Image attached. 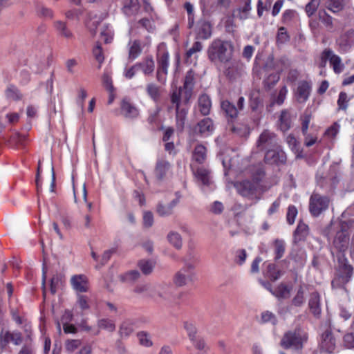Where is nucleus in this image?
Masks as SVG:
<instances>
[{
	"label": "nucleus",
	"instance_id": "nucleus-1",
	"mask_svg": "<svg viewBox=\"0 0 354 354\" xmlns=\"http://www.w3.org/2000/svg\"><path fill=\"white\" fill-rule=\"evenodd\" d=\"M265 171L263 167L256 169L252 174V180H248L236 183L235 187L243 196L250 199H259L264 191Z\"/></svg>",
	"mask_w": 354,
	"mask_h": 354
},
{
	"label": "nucleus",
	"instance_id": "nucleus-2",
	"mask_svg": "<svg viewBox=\"0 0 354 354\" xmlns=\"http://www.w3.org/2000/svg\"><path fill=\"white\" fill-rule=\"evenodd\" d=\"M233 52L234 46L231 41L216 39L208 47L207 56L214 64H227L232 59Z\"/></svg>",
	"mask_w": 354,
	"mask_h": 354
},
{
	"label": "nucleus",
	"instance_id": "nucleus-3",
	"mask_svg": "<svg viewBox=\"0 0 354 354\" xmlns=\"http://www.w3.org/2000/svg\"><path fill=\"white\" fill-rule=\"evenodd\" d=\"M306 334L301 330L288 331L281 341V345L284 348H290L294 351H299L303 347V343L306 340Z\"/></svg>",
	"mask_w": 354,
	"mask_h": 354
},
{
	"label": "nucleus",
	"instance_id": "nucleus-4",
	"mask_svg": "<svg viewBox=\"0 0 354 354\" xmlns=\"http://www.w3.org/2000/svg\"><path fill=\"white\" fill-rule=\"evenodd\" d=\"M184 266L178 271L174 278V283L178 286H183L192 282L195 278V266L190 259L185 257L183 259Z\"/></svg>",
	"mask_w": 354,
	"mask_h": 354
},
{
	"label": "nucleus",
	"instance_id": "nucleus-5",
	"mask_svg": "<svg viewBox=\"0 0 354 354\" xmlns=\"http://www.w3.org/2000/svg\"><path fill=\"white\" fill-rule=\"evenodd\" d=\"M349 245V236L346 230L342 226L336 232L333 239L331 252L333 254L337 253L339 254L338 257L340 259L344 257V252L347 250Z\"/></svg>",
	"mask_w": 354,
	"mask_h": 354
},
{
	"label": "nucleus",
	"instance_id": "nucleus-6",
	"mask_svg": "<svg viewBox=\"0 0 354 354\" xmlns=\"http://www.w3.org/2000/svg\"><path fill=\"white\" fill-rule=\"evenodd\" d=\"M193 171L198 184L201 186L203 192H207L213 189V181L210 171L203 167H198L196 169L193 167Z\"/></svg>",
	"mask_w": 354,
	"mask_h": 354
},
{
	"label": "nucleus",
	"instance_id": "nucleus-7",
	"mask_svg": "<svg viewBox=\"0 0 354 354\" xmlns=\"http://www.w3.org/2000/svg\"><path fill=\"white\" fill-rule=\"evenodd\" d=\"M328 204L329 200L327 197L313 194L310 198V212L313 216H317L328 208Z\"/></svg>",
	"mask_w": 354,
	"mask_h": 354
},
{
	"label": "nucleus",
	"instance_id": "nucleus-8",
	"mask_svg": "<svg viewBox=\"0 0 354 354\" xmlns=\"http://www.w3.org/2000/svg\"><path fill=\"white\" fill-rule=\"evenodd\" d=\"M214 129L213 120L209 118H205L193 126L191 131L194 135L207 137L213 133Z\"/></svg>",
	"mask_w": 354,
	"mask_h": 354
},
{
	"label": "nucleus",
	"instance_id": "nucleus-9",
	"mask_svg": "<svg viewBox=\"0 0 354 354\" xmlns=\"http://www.w3.org/2000/svg\"><path fill=\"white\" fill-rule=\"evenodd\" d=\"M250 274L254 276L258 282L263 286L266 287V282L261 277L266 274V261L261 257H257L252 262L250 267Z\"/></svg>",
	"mask_w": 354,
	"mask_h": 354
},
{
	"label": "nucleus",
	"instance_id": "nucleus-10",
	"mask_svg": "<svg viewBox=\"0 0 354 354\" xmlns=\"http://www.w3.org/2000/svg\"><path fill=\"white\" fill-rule=\"evenodd\" d=\"M336 341L330 329L326 330L321 336L320 348L326 353H331L335 348Z\"/></svg>",
	"mask_w": 354,
	"mask_h": 354
},
{
	"label": "nucleus",
	"instance_id": "nucleus-11",
	"mask_svg": "<svg viewBox=\"0 0 354 354\" xmlns=\"http://www.w3.org/2000/svg\"><path fill=\"white\" fill-rule=\"evenodd\" d=\"M339 51L347 52L354 44V30L351 29L341 35L336 41Z\"/></svg>",
	"mask_w": 354,
	"mask_h": 354
},
{
	"label": "nucleus",
	"instance_id": "nucleus-12",
	"mask_svg": "<svg viewBox=\"0 0 354 354\" xmlns=\"http://www.w3.org/2000/svg\"><path fill=\"white\" fill-rule=\"evenodd\" d=\"M10 342H12L15 345L21 344L22 342L21 333L18 331L10 332L2 330L0 335L1 347H5Z\"/></svg>",
	"mask_w": 354,
	"mask_h": 354
},
{
	"label": "nucleus",
	"instance_id": "nucleus-13",
	"mask_svg": "<svg viewBox=\"0 0 354 354\" xmlns=\"http://www.w3.org/2000/svg\"><path fill=\"white\" fill-rule=\"evenodd\" d=\"M323 57L328 59L330 64L335 73H340L343 71L344 66L342 63L341 58L335 55L332 50L326 48L323 51Z\"/></svg>",
	"mask_w": 354,
	"mask_h": 354
},
{
	"label": "nucleus",
	"instance_id": "nucleus-14",
	"mask_svg": "<svg viewBox=\"0 0 354 354\" xmlns=\"http://www.w3.org/2000/svg\"><path fill=\"white\" fill-rule=\"evenodd\" d=\"M72 288L78 292H85L88 289V279L85 275L76 274L71 277L70 280Z\"/></svg>",
	"mask_w": 354,
	"mask_h": 354
},
{
	"label": "nucleus",
	"instance_id": "nucleus-15",
	"mask_svg": "<svg viewBox=\"0 0 354 354\" xmlns=\"http://www.w3.org/2000/svg\"><path fill=\"white\" fill-rule=\"evenodd\" d=\"M155 293H157L160 298L169 303L175 301L174 288L171 286L167 285L156 286Z\"/></svg>",
	"mask_w": 354,
	"mask_h": 354
},
{
	"label": "nucleus",
	"instance_id": "nucleus-16",
	"mask_svg": "<svg viewBox=\"0 0 354 354\" xmlns=\"http://www.w3.org/2000/svg\"><path fill=\"white\" fill-rule=\"evenodd\" d=\"M53 27L58 36L66 39H73L74 35L65 21L61 20L55 21Z\"/></svg>",
	"mask_w": 354,
	"mask_h": 354
},
{
	"label": "nucleus",
	"instance_id": "nucleus-17",
	"mask_svg": "<svg viewBox=\"0 0 354 354\" xmlns=\"http://www.w3.org/2000/svg\"><path fill=\"white\" fill-rule=\"evenodd\" d=\"M138 70H141L146 76L151 75L155 69V63L152 56L145 57L141 62L136 63Z\"/></svg>",
	"mask_w": 354,
	"mask_h": 354
},
{
	"label": "nucleus",
	"instance_id": "nucleus-18",
	"mask_svg": "<svg viewBox=\"0 0 354 354\" xmlns=\"http://www.w3.org/2000/svg\"><path fill=\"white\" fill-rule=\"evenodd\" d=\"M310 91L311 86L308 82L306 81L300 82L296 92L297 100L300 103L305 102L308 99Z\"/></svg>",
	"mask_w": 354,
	"mask_h": 354
},
{
	"label": "nucleus",
	"instance_id": "nucleus-19",
	"mask_svg": "<svg viewBox=\"0 0 354 354\" xmlns=\"http://www.w3.org/2000/svg\"><path fill=\"white\" fill-rule=\"evenodd\" d=\"M194 84V73L190 70L189 71L185 77L184 85L183 89L184 90V102L187 103L191 95L192 90Z\"/></svg>",
	"mask_w": 354,
	"mask_h": 354
},
{
	"label": "nucleus",
	"instance_id": "nucleus-20",
	"mask_svg": "<svg viewBox=\"0 0 354 354\" xmlns=\"http://www.w3.org/2000/svg\"><path fill=\"white\" fill-rule=\"evenodd\" d=\"M169 53L164 48L159 47L157 54L158 69L164 71V75H167L169 67Z\"/></svg>",
	"mask_w": 354,
	"mask_h": 354
},
{
	"label": "nucleus",
	"instance_id": "nucleus-21",
	"mask_svg": "<svg viewBox=\"0 0 354 354\" xmlns=\"http://www.w3.org/2000/svg\"><path fill=\"white\" fill-rule=\"evenodd\" d=\"M121 113L126 118H135L138 114V110L130 102L123 100L121 102Z\"/></svg>",
	"mask_w": 354,
	"mask_h": 354
},
{
	"label": "nucleus",
	"instance_id": "nucleus-22",
	"mask_svg": "<svg viewBox=\"0 0 354 354\" xmlns=\"http://www.w3.org/2000/svg\"><path fill=\"white\" fill-rule=\"evenodd\" d=\"M197 37L202 39H207L212 35V27L208 21L205 20L199 21L196 28Z\"/></svg>",
	"mask_w": 354,
	"mask_h": 354
},
{
	"label": "nucleus",
	"instance_id": "nucleus-23",
	"mask_svg": "<svg viewBox=\"0 0 354 354\" xmlns=\"http://www.w3.org/2000/svg\"><path fill=\"white\" fill-rule=\"evenodd\" d=\"M188 113V108L176 109V127L178 131L183 132Z\"/></svg>",
	"mask_w": 354,
	"mask_h": 354
},
{
	"label": "nucleus",
	"instance_id": "nucleus-24",
	"mask_svg": "<svg viewBox=\"0 0 354 354\" xmlns=\"http://www.w3.org/2000/svg\"><path fill=\"white\" fill-rule=\"evenodd\" d=\"M309 234L308 226L304 223L300 221L294 232V243H298L304 241Z\"/></svg>",
	"mask_w": 354,
	"mask_h": 354
},
{
	"label": "nucleus",
	"instance_id": "nucleus-25",
	"mask_svg": "<svg viewBox=\"0 0 354 354\" xmlns=\"http://www.w3.org/2000/svg\"><path fill=\"white\" fill-rule=\"evenodd\" d=\"M270 247L273 251L275 260L280 259L283 257L286 251V243L283 239H274L271 243Z\"/></svg>",
	"mask_w": 354,
	"mask_h": 354
},
{
	"label": "nucleus",
	"instance_id": "nucleus-26",
	"mask_svg": "<svg viewBox=\"0 0 354 354\" xmlns=\"http://www.w3.org/2000/svg\"><path fill=\"white\" fill-rule=\"evenodd\" d=\"M278 124L279 129L285 132L289 130L292 125V117L287 110H283L279 118Z\"/></svg>",
	"mask_w": 354,
	"mask_h": 354
},
{
	"label": "nucleus",
	"instance_id": "nucleus-27",
	"mask_svg": "<svg viewBox=\"0 0 354 354\" xmlns=\"http://www.w3.org/2000/svg\"><path fill=\"white\" fill-rule=\"evenodd\" d=\"M198 108L201 113L203 115H207L210 113L212 102L209 97L206 94L200 95L198 100Z\"/></svg>",
	"mask_w": 354,
	"mask_h": 354
},
{
	"label": "nucleus",
	"instance_id": "nucleus-28",
	"mask_svg": "<svg viewBox=\"0 0 354 354\" xmlns=\"http://www.w3.org/2000/svg\"><path fill=\"white\" fill-rule=\"evenodd\" d=\"M142 53L141 43L138 39H136L129 43L128 59L133 61L138 58Z\"/></svg>",
	"mask_w": 354,
	"mask_h": 354
},
{
	"label": "nucleus",
	"instance_id": "nucleus-29",
	"mask_svg": "<svg viewBox=\"0 0 354 354\" xmlns=\"http://www.w3.org/2000/svg\"><path fill=\"white\" fill-rule=\"evenodd\" d=\"M178 203V199L176 198L171 201L169 203L164 205L160 203L157 206V212L161 216H167L172 214L174 208Z\"/></svg>",
	"mask_w": 354,
	"mask_h": 354
},
{
	"label": "nucleus",
	"instance_id": "nucleus-30",
	"mask_svg": "<svg viewBox=\"0 0 354 354\" xmlns=\"http://www.w3.org/2000/svg\"><path fill=\"white\" fill-rule=\"evenodd\" d=\"M264 92L259 89L254 88L250 94L251 107L253 110L258 109L263 105Z\"/></svg>",
	"mask_w": 354,
	"mask_h": 354
},
{
	"label": "nucleus",
	"instance_id": "nucleus-31",
	"mask_svg": "<svg viewBox=\"0 0 354 354\" xmlns=\"http://www.w3.org/2000/svg\"><path fill=\"white\" fill-rule=\"evenodd\" d=\"M156 290V286L151 283H144L138 285L134 292L138 294H143L148 297H153Z\"/></svg>",
	"mask_w": 354,
	"mask_h": 354
},
{
	"label": "nucleus",
	"instance_id": "nucleus-32",
	"mask_svg": "<svg viewBox=\"0 0 354 354\" xmlns=\"http://www.w3.org/2000/svg\"><path fill=\"white\" fill-rule=\"evenodd\" d=\"M251 10L250 0H246L244 5L234 10L233 16L240 19H245L248 17Z\"/></svg>",
	"mask_w": 354,
	"mask_h": 354
},
{
	"label": "nucleus",
	"instance_id": "nucleus-33",
	"mask_svg": "<svg viewBox=\"0 0 354 354\" xmlns=\"http://www.w3.org/2000/svg\"><path fill=\"white\" fill-rule=\"evenodd\" d=\"M241 68L237 62H230L225 74L230 80H235L241 75Z\"/></svg>",
	"mask_w": 354,
	"mask_h": 354
},
{
	"label": "nucleus",
	"instance_id": "nucleus-34",
	"mask_svg": "<svg viewBox=\"0 0 354 354\" xmlns=\"http://www.w3.org/2000/svg\"><path fill=\"white\" fill-rule=\"evenodd\" d=\"M308 305L311 312L315 316H318L321 313L319 295L317 292L311 294Z\"/></svg>",
	"mask_w": 354,
	"mask_h": 354
},
{
	"label": "nucleus",
	"instance_id": "nucleus-35",
	"mask_svg": "<svg viewBox=\"0 0 354 354\" xmlns=\"http://www.w3.org/2000/svg\"><path fill=\"white\" fill-rule=\"evenodd\" d=\"M139 9L138 0H126L123 6V12L126 15H135Z\"/></svg>",
	"mask_w": 354,
	"mask_h": 354
},
{
	"label": "nucleus",
	"instance_id": "nucleus-36",
	"mask_svg": "<svg viewBox=\"0 0 354 354\" xmlns=\"http://www.w3.org/2000/svg\"><path fill=\"white\" fill-rule=\"evenodd\" d=\"M221 109L226 116L232 119L236 118L238 115V109L228 100H224L221 102Z\"/></svg>",
	"mask_w": 354,
	"mask_h": 354
},
{
	"label": "nucleus",
	"instance_id": "nucleus-37",
	"mask_svg": "<svg viewBox=\"0 0 354 354\" xmlns=\"http://www.w3.org/2000/svg\"><path fill=\"white\" fill-rule=\"evenodd\" d=\"M168 242L176 249H180L183 245V240L180 234L175 231H171L167 236Z\"/></svg>",
	"mask_w": 354,
	"mask_h": 354
},
{
	"label": "nucleus",
	"instance_id": "nucleus-38",
	"mask_svg": "<svg viewBox=\"0 0 354 354\" xmlns=\"http://www.w3.org/2000/svg\"><path fill=\"white\" fill-rule=\"evenodd\" d=\"M148 95L155 102H157L160 97V87L153 83H149L146 86Z\"/></svg>",
	"mask_w": 354,
	"mask_h": 354
},
{
	"label": "nucleus",
	"instance_id": "nucleus-39",
	"mask_svg": "<svg viewBox=\"0 0 354 354\" xmlns=\"http://www.w3.org/2000/svg\"><path fill=\"white\" fill-rule=\"evenodd\" d=\"M326 8L335 13L342 10L344 8V0H326Z\"/></svg>",
	"mask_w": 354,
	"mask_h": 354
},
{
	"label": "nucleus",
	"instance_id": "nucleus-40",
	"mask_svg": "<svg viewBox=\"0 0 354 354\" xmlns=\"http://www.w3.org/2000/svg\"><path fill=\"white\" fill-rule=\"evenodd\" d=\"M138 266L144 274H149L155 266L154 261L151 260L142 259L138 263Z\"/></svg>",
	"mask_w": 354,
	"mask_h": 354
},
{
	"label": "nucleus",
	"instance_id": "nucleus-41",
	"mask_svg": "<svg viewBox=\"0 0 354 354\" xmlns=\"http://www.w3.org/2000/svg\"><path fill=\"white\" fill-rule=\"evenodd\" d=\"M133 331V323L130 321H125L120 326L119 334L121 337H127Z\"/></svg>",
	"mask_w": 354,
	"mask_h": 354
},
{
	"label": "nucleus",
	"instance_id": "nucleus-42",
	"mask_svg": "<svg viewBox=\"0 0 354 354\" xmlns=\"http://www.w3.org/2000/svg\"><path fill=\"white\" fill-rule=\"evenodd\" d=\"M97 326L100 329L106 330L109 332H113L115 330V322L107 318L99 319Z\"/></svg>",
	"mask_w": 354,
	"mask_h": 354
},
{
	"label": "nucleus",
	"instance_id": "nucleus-43",
	"mask_svg": "<svg viewBox=\"0 0 354 354\" xmlns=\"http://www.w3.org/2000/svg\"><path fill=\"white\" fill-rule=\"evenodd\" d=\"M140 274L137 270H131L123 274L120 275V279L122 282L132 283L139 279Z\"/></svg>",
	"mask_w": 354,
	"mask_h": 354
},
{
	"label": "nucleus",
	"instance_id": "nucleus-44",
	"mask_svg": "<svg viewBox=\"0 0 354 354\" xmlns=\"http://www.w3.org/2000/svg\"><path fill=\"white\" fill-rule=\"evenodd\" d=\"M353 274V268L346 263V260L344 259L342 263L341 277L344 281L347 282Z\"/></svg>",
	"mask_w": 354,
	"mask_h": 354
},
{
	"label": "nucleus",
	"instance_id": "nucleus-45",
	"mask_svg": "<svg viewBox=\"0 0 354 354\" xmlns=\"http://www.w3.org/2000/svg\"><path fill=\"white\" fill-rule=\"evenodd\" d=\"M266 68V62L263 54H258L256 56L254 63L253 72L254 74L259 75L261 71Z\"/></svg>",
	"mask_w": 354,
	"mask_h": 354
},
{
	"label": "nucleus",
	"instance_id": "nucleus-46",
	"mask_svg": "<svg viewBox=\"0 0 354 354\" xmlns=\"http://www.w3.org/2000/svg\"><path fill=\"white\" fill-rule=\"evenodd\" d=\"M169 165L167 162L160 161L157 163L156 168V176L158 180H162L169 169Z\"/></svg>",
	"mask_w": 354,
	"mask_h": 354
},
{
	"label": "nucleus",
	"instance_id": "nucleus-47",
	"mask_svg": "<svg viewBox=\"0 0 354 354\" xmlns=\"http://www.w3.org/2000/svg\"><path fill=\"white\" fill-rule=\"evenodd\" d=\"M184 93V90L180 87L179 89H176L173 91L171 95V102L174 105L175 109L178 108H182L180 106L181 102V95L182 93Z\"/></svg>",
	"mask_w": 354,
	"mask_h": 354
},
{
	"label": "nucleus",
	"instance_id": "nucleus-48",
	"mask_svg": "<svg viewBox=\"0 0 354 354\" xmlns=\"http://www.w3.org/2000/svg\"><path fill=\"white\" fill-rule=\"evenodd\" d=\"M190 341L197 350L203 353H206L208 351V346L202 337L198 336Z\"/></svg>",
	"mask_w": 354,
	"mask_h": 354
},
{
	"label": "nucleus",
	"instance_id": "nucleus-49",
	"mask_svg": "<svg viewBox=\"0 0 354 354\" xmlns=\"http://www.w3.org/2000/svg\"><path fill=\"white\" fill-rule=\"evenodd\" d=\"M37 14L39 17L52 19L53 17V12L51 9L46 8L42 5H38L36 9Z\"/></svg>",
	"mask_w": 354,
	"mask_h": 354
},
{
	"label": "nucleus",
	"instance_id": "nucleus-50",
	"mask_svg": "<svg viewBox=\"0 0 354 354\" xmlns=\"http://www.w3.org/2000/svg\"><path fill=\"white\" fill-rule=\"evenodd\" d=\"M184 328L187 333L189 340L198 336L197 335V328L193 323L185 322L184 323Z\"/></svg>",
	"mask_w": 354,
	"mask_h": 354
},
{
	"label": "nucleus",
	"instance_id": "nucleus-51",
	"mask_svg": "<svg viewBox=\"0 0 354 354\" xmlns=\"http://www.w3.org/2000/svg\"><path fill=\"white\" fill-rule=\"evenodd\" d=\"M138 338L140 344L145 347H150L152 346V341L149 334L145 332H140L138 334Z\"/></svg>",
	"mask_w": 354,
	"mask_h": 354
},
{
	"label": "nucleus",
	"instance_id": "nucleus-52",
	"mask_svg": "<svg viewBox=\"0 0 354 354\" xmlns=\"http://www.w3.org/2000/svg\"><path fill=\"white\" fill-rule=\"evenodd\" d=\"M102 81L103 86L106 88L107 91L115 90L114 86L113 85L111 76L107 71L104 72L102 77Z\"/></svg>",
	"mask_w": 354,
	"mask_h": 354
},
{
	"label": "nucleus",
	"instance_id": "nucleus-53",
	"mask_svg": "<svg viewBox=\"0 0 354 354\" xmlns=\"http://www.w3.org/2000/svg\"><path fill=\"white\" fill-rule=\"evenodd\" d=\"M319 4V0H311L306 6L305 10L308 17L312 16L317 10Z\"/></svg>",
	"mask_w": 354,
	"mask_h": 354
},
{
	"label": "nucleus",
	"instance_id": "nucleus-54",
	"mask_svg": "<svg viewBox=\"0 0 354 354\" xmlns=\"http://www.w3.org/2000/svg\"><path fill=\"white\" fill-rule=\"evenodd\" d=\"M81 345L80 339H68L65 343V348L67 351L72 353L78 348Z\"/></svg>",
	"mask_w": 354,
	"mask_h": 354
},
{
	"label": "nucleus",
	"instance_id": "nucleus-55",
	"mask_svg": "<svg viewBox=\"0 0 354 354\" xmlns=\"http://www.w3.org/2000/svg\"><path fill=\"white\" fill-rule=\"evenodd\" d=\"M93 54L95 59L98 62L99 64L97 68H101V65L104 62V55L102 54V48L100 46L97 45L93 50Z\"/></svg>",
	"mask_w": 354,
	"mask_h": 354
},
{
	"label": "nucleus",
	"instance_id": "nucleus-56",
	"mask_svg": "<svg viewBox=\"0 0 354 354\" xmlns=\"http://www.w3.org/2000/svg\"><path fill=\"white\" fill-rule=\"evenodd\" d=\"M6 93L8 97L15 100H19L21 97V95L20 94L19 90L13 86H9L6 89Z\"/></svg>",
	"mask_w": 354,
	"mask_h": 354
},
{
	"label": "nucleus",
	"instance_id": "nucleus-57",
	"mask_svg": "<svg viewBox=\"0 0 354 354\" xmlns=\"http://www.w3.org/2000/svg\"><path fill=\"white\" fill-rule=\"evenodd\" d=\"M297 215V208L293 205H290L288 208V212H287V215H286L287 222L290 225L293 224Z\"/></svg>",
	"mask_w": 354,
	"mask_h": 354
},
{
	"label": "nucleus",
	"instance_id": "nucleus-58",
	"mask_svg": "<svg viewBox=\"0 0 354 354\" xmlns=\"http://www.w3.org/2000/svg\"><path fill=\"white\" fill-rule=\"evenodd\" d=\"M301 131L304 135H306L308 125L311 120V115L308 113H304V115L301 117Z\"/></svg>",
	"mask_w": 354,
	"mask_h": 354
},
{
	"label": "nucleus",
	"instance_id": "nucleus-59",
	"mask_svg": "<svg viewBox=\"0 0 354 354\" xmlns=\"http://www.w3.org/2000/svg\"><path fill=\"white\" fill-rule=\"evenodd\" d=\"M143 225L145 227L149 228L153 224V215L151 212H145L143 213Z\"/></svg>",
	"mask_w": 354,
	"mask_h": 354
},
{
	"label": "nucleus",
	"instance_id": "nucleus-60",
	"mask_svg": "<svg viewBox=\"0 0 354 354\" xmlns=\"http://www.w3.org/2000/svg\"><path fill=\"white\" fill-rule=\"evenodd\" d=\"M348 99L347 94L344 92H341L339 95V98L337 100V104L339 109L346 110L348 107Z\"/></svg>",
	"mask_w": 354,
	"mask_h": 354
},
{
	"label": "nucleus",
	"instance_id": "nucleus-61",
	"mask_svg": "<svg viewBox=\"0 0 354 354\" xmlns=\"http://www.w3.org/2000/svg\"><path fill=\"white\" fill-rule=\"evenodd\" d=\"M138 24L149 32H152L155 30L153 22L147 18L141 19L139 20Z\"/></svg>",
	"mask_w": 354,
	"mask_h": 354
},
{
	"label": "nucleus",
	"instance_id": "nucleus-62",
	"mask_svg": "<svg viewBox=\"0 0 354 354\" xmlns=\"http://www.w3.org/2000/svg\"><path fill=\"white\" fill-rule=\"evenodd\" d=\"M289 295L290 289L288 288V286L283 284L280 285L276 290V295L278 297L286 298L288 297Z\"/></svg>",
	"mask_w": 354,
	"mask_h": 354
},
{
	"label": "nucleus",
	"instance_id": "nucleus-63",
	"mask_svg": "<svg viewBox=\"0 0 354 354\" xmlns=\"http://www.w3.org/2000/svg\"><path fill=\"white\" fill-rule=\"evenodd\" d=\"M344 344L347 348H354V333H347L344 336Z\"/></svg>",
	"mask_w": 354,
	"mask_h": 354
},
{
	"label": "nucleus",
	"instance_id": "nucleus-64",
	"mask_svg": "<svg viewBox=\"0 0 354 354\" xmlns=\"http://www.w3.org/2000/svg\"><path fill=\"white\" fill-rule=\"evenodd\" d=\"M247 259V252L245 250L241 249L236 251V262L239 265L242 266Z\"/></svg>",
	"mask_w": 354,
	"mask_h": 354
}]
</instances>
